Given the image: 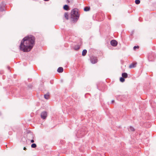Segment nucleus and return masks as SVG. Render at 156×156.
<instances>
[{
	"mask_svg": "<svg viewBox=\"0 0 156 156\" xmlns=\"http://www.w3.org/2000/svg\"><path fill=\"white\" fill-rule=\"evenodd\" d=\"M35 38L32 35H29L24 37L22 40L20 48L24 52L30 51L34 44Z\"/></svg>",
	"mask_w": 156,
	"mask_h": 156,
	"instance_id": "f257e3e1",
	"label": "nucleus"
},
{
	"mask_svg": "<svg viewBox=\"0 0 156 156\" xmlns=\"http://www.w3.org/2000/svg\"><path fill=\"white\" fill-rule=\"evenodd\" d=\"M78 9L75 8L73 9L71 12V18L74 22H76L79 17V14L78 12Z\"/></svg>",
	"mask_w": 156,
	"mask_h": 156,
	"instance_id": "f03ea898",
	"label": "nucleus"
},
{
	"mask_svg": "<svg viewBox=\"0 0 156 156\" xmlns=\"http://www.w3.org/2000/svg\"><path fill=\"white\" fill-rule=\"evenodd\" d=\"M41 118L44 119H46L47 117V112L46 111H44L42 112L41 113Z\"/></svg>",
	"mask_w": 156,
	"mask_h": 156,
	"instance_id": "7ed1b4c3",
	"label": "nucleus"
},
{
	"mask_svg": "<svg viewBox=\"0 0 156 156\" xmlns=\"http://www.w3.org/2000/svg\"><path fill=\"white\" fill-rule=\"evenodd\" d=\"M80 131H78L77 132V134H76V136L78 138H80L83 137L85 134V132H82L80 133Z\"/></svg>",
	"mask_w": 156,
	"mask_h": 156,
	"instance_id": "20e7f679",
	"label": "nucleus"
},
{
	"mask_svg": "<svg viewBox=\"0 0 156 156\" xmlns=\"http://www.w3.org/2000/svg\"><path fill=\"white\" fill-rule=\"evenodd\" d=\"M110 43L112 46L115 47L117 45L118 43L116 40H113L111 41Z\"/></svg>",
	"mask_w": 156,
	"mask_h": 156,
	"instance_id": "39448f33",
	"label": "nucleus"
},
{
	"mask_svg": "<svg viewBox=\"0 0 156 156\" xmlns=\"http://www.w3.org/2000/svg\"><path fill=\"white\" fill-rule=\"evenodd\" d=\"M90 62L94 64L97 62V59L95 57H92L90 58Z\"/></svg>",
	"mask_w": 156,
	"mask_h": 156,
	"instance_id": "423d86ee",
	"label": "nucleus"
},
{
	"mask_svg": "<svg viewBox=\"0 0 156 156\" xmlns=\"http://www.w3.org/2000/svg\"><path fill=\"white\" fill-rule=\"evenodd\" d=\"M57 72L59 73H61L63 72V69L62 67H59L57 69Z\"/></svg>",
	"mask_w": 156,
	"mask_h": 156,
	"instance_id": "0eeeda50",
	"label": "nucleus"
},
{
	"mask_svg": "<svg viewBox=\"0 0 156 156\" xmlns=\"http://www.w3.org/2000/svg\"><path fill=\"white\" fill-rule=\"evenodd\" d=\"M136 63H132L131 65H130L129 66V67L130 68H133L136 66Z\"/></svg>",
	"mask_w": 156,
	"mask_h": 156,
	"instance_id": "6e6552de",
	"label": "nucleus"
},
{
	"mask_svg": "<svg viewBox=\"0 0 156 156\" xmlns=\"http://www.w3.org/2000/svg\"><path fill=\"white\" fill-rule=\"evenodd\" d=\"M122 77L125 78H127L128 77V74L126 73H122Z\"/></svg>",
	"mask_w": 156,
	"mask_h": 156,
	"instance_id": "1a4fd4ad",
	"label": "nucleus"
},
{
	"mask_svg": "<svg viewBox=\"0 0 156 156\" xmlns=\"http://www.w3.org/2000/svg\"><path fill=\"white\" fill-rule=\"evenodd\" d=\"M63 9L66 10H68L69 9V7L67 5H65L63 6Z\"/></svg>",
	"mask_w": 156,
	"mask_h": 156,
	"instance_id": "9d476101",
	"label": "nucleus"
},
{
	"mask_svg": "<svg viewBox=\"0 0 156 156\" xmlns=\"http://www.w3.org/2000/svg\"><path fill=\"white\" fill-rule=\"evenodd\" d=\"M87 53V51L86 49H84L83 50L82 52V55L83 56L85 55Z\"/></svg>",
	"mask_w": 156,
	"mask_h": 156,
	"instance_id": "9b49d317",
	"label": "nucleus"
},
{
	"mask_svg": "<svg viewBox=\"0 0 156 156\" xmlns=\"http://www.w3.org/2000/svg\"><path fill=\"white\" fill-rule=\"evenodd\" d=\"M90 7H85L84 9V10L85 11H87L90 10Z\"/></svg>",
	"mask_w": 156,
	"mask_h": 156,
	"instance_id": "f8f14e48",
	"label": "nucleus"
},
{
	"mask_svg": "<svg viewBox=\"0 0 156 156\" xmlns=\"http://www.w3.org/2000/svg\"><path fill=\"white\" fill-rule=\"evenodd\" d=\"M49 94L48 93L44 95V98L46 99H48L49 98Z\"/></svg>",
	"mask_w": 156,
	"mask_h": 156,
	"instance_id": "ddd939ff",
	"label": "nucleus"
},
{
	"mask_svg": "<svg viewBox=\"0 0 156 156\" xmlns=\"http://www.w3.org/2000/svg\"><path fill=\"white\" fill-rule=\"evenodd\" d=\"M148 58L149 60H150L151 61H152L153 60V59L154 58V56H153L152 57V58H151V55H149L148 56Z\"/></svg>",
	"mask_w": 156,
	"mask_h": 156,
	"instance_id": "4468645a",
	"label": "nucleus"
},
{
	"mask_svg": "<svg viewBox=\"0 0 156 156\" xmlns=\"http://www.w3.org/2000/svg\"><path fill=\"white\" fill-rule=\"evenodd\" d=\"M123 77H122L120 78V81L122 82H123L125 81V79Z\"/></svg>",
	"mask_w": 156,
	"mask_h": 156,
	"instance_id": "2eb2a0df",
	"label": "nucleus"
},
{
	"mask_svg": "<svg viewBox=\"0 0 156 156\" xmlns=\"http://www.w3.org/2000/svg\"><path fill=\"white\" fill-rule=\"evenodd\" d=\"M65 17L66 18L67 20H68L69 19V16L67 13H66L65 14Z\"/></svg>",
	"mask_w": 156,
	"mask_h": 156,
	"instance_id": "dca6fc26",
	"label": "nucleus"
},
{
	"mask_svg": "<svg viewBox=\"0 0 156 156\" xmlns=\"http://www.w3.org/2000/svg\"><path fill=\"white\" fill-rule=\"evenodd\" d=\"M4 7L3 6H2L1 5H0V11H2L4 10Z\"/></svg>",
	"mask_w": 156,
	"mask_h": 156,
	"instance_id": "f3484780",
	"label": "nucleus"
},
{
	"mask_svg": "<svg viewBox=\"0 0 156 156\" xmlns=\"http://www.w3.org/2000/svg\"><path fill=\"white\" fill-rule=\"evenodd\" d=\"M36 146H37V145H36V144H34V143L32 144L31 145V147L32 148H35L36 147Z\"/></svg>",
	"mask_w": 156,
	"mask_h": 156,
	"instance_id": "a211bd4d",
	"label": "nucleus"
},
{
	"mask_svg": "<svg viewBox=\"0 0 156 156\" xmlns=\"http://www.w3.org/2000/svg\"><path fill=\"white\" fill-rule=\"evenodd\" d=\"M129 130H131L132 131H134V128L132 126H130L129 128Z\"/></svg>",
	"mask_w": 156,
	"mask_h": 156,
	"instance_id": "6ab92c4d",
	"label": "nucleus"
},
{
	"mask_svg": "<svg viewBox=\"0 0 156 156\" xmlns=\"http://www.w3.org/2000/svg\"><path fill=\"white\" fill-rule=\"evenodd\" d=\"M80 48V47L78 45H77L76 46H75L74 49L75 50H78Z\"/></svg>",
	"mask_w": 156,
	"mask_h": 156,
	"instance_id": "aec40b11",
	"label": "nucleus"
},
{
	"mask_svg": "<svg viewBox=\"0 0 156 156\" xmlns=\"http://www.w3.org/2000/svg\"><path fill=\"white\" fill-rule=\"evenodd\" d=\"M1 5L2 6L5 7V5H6L5 3L4 2H2L1 4L0 5Z\"/></svg>",
	"mask_w": 156,
	"mask_h": 156,
	"instance_id": "412c9836",
	"label": "nucleus"
},
{
	"mask_svg": "<svg viewBox=\"0 0 156 156\" xmlns=\"http://www.w3.org/2000/svg\"><path fill=\"white\" fill-rule=\"evenodd\" d=\"M29 134L30 135L32 136V138L34 139V136L32 134V133L31 132H30L29 133Z\"/></svg>",
	"mask_w": 156,
	"mask_h": 156,
	"instance_id": "4be33fe9",
	"label": "nucleus"
},
{
	"mask_svg": "<svg viewBox=\"0 0 156 156\" xmlns=\"http://www.w3.org/2000/svg\"><path fill=\"white\" fill-rule=\"evenodd\" d=\"M119 97H120V98H121L123 100V99L122 98H126V96L125 95H122V96H120Z\"/></svg>",
	"mask_w": 156,
	"mask_h": 156,
	"instance_id": "5701e85b",
	"label": "nucleus"
},
{
	"mask_svg": "<svg viewBox=\"0 0 156 156\" xmlns=\"http://www.w3.org/2000/svg\"><path fill=\"white\" fill-rule=\"evenodd\" d=\"M66 1L68 3H69L72 1L73 0H66Z\"/></svg>",
	"mask_w": 156,
	"mask_h": 156,
	"instance_id": "b1692460",
	"label": "nucleus"
},
{
	"mask_svg": "<svg viewBox=\"0 0 156 156\" xmlns=\"http://www.w3.org/2000/svg\"><path fill=\"white\" fill-rule=\"evenodd\" d=\"M140 0H137V4H140Z\"/></svg>",
	"mask_w": 156,
	"mask_h": 156,
	"instance_id": "393cba45",
	"label": "nucleus"
},
{
	"mask_svg": "<svg viewBox=\"0 0 156 156\" xmlns=\"http://www.w3.org/2000/svg\"><path fill=\"white\" fill-rule=\"evenodd\" d=\"M31 143H34V140H31L30 141Z\"/></svg>",
	"mask_w": 156,
	"mask_h": 156,
	"instance_id": "a878e982",
	"label": "nucleus"
},
{
	"mask_svg": "<svg viewBox=\"0 0 156 156\" xmlns=\"http://www.w3.org/2000/svg\"><path fill=\"white\" fill-rule=\"evenodd\" d=\"M136 46H135L133 47V49L135 50L136 49Z\"/></svg>",
	"mask_w": 156,
	"mask_h": 156,
	"instance_id": "bb28decb",
	"label": "nucleus"
},
{
	"mask_svg": "<svg viewBox=\"0 0 156 156\" xmlns=\"http://www.w3.org/2000/svg\"><path fill=\"white\" fill-rule=\"evenodd\" d=\"M114 102H115L114 100H112V101H111V103H112H112H114Z\"/></svg>",
	"mask_w": 156,
	"mask_h": 156,
	"instance_id": "cd10ccee",
	"label": "nucleus"
},
{
	"mask_svg": "<svg viewBox=\"0 0 156 156\" xmlns=\"http://www.w3.org/2000/svg\"><path fill=\"white\" fill-rule=\"evenodd\" d=\"M23 149L24 150H26V148L25 147H24V148H23Z\"/></svg>",
	"mask_w": 156,
	"mask_h": 156,
	"instance_id": "c85d7f7f",
	"label": "nucleus"
},
{
	"mask_svg": "<svg viewBox=\"0 0 156 156\" xmlns=\"http://www.w3.org/2000/svg\"><path fill=\"white\" fill-rule=\"evenodd\" d=\"M135 3L136 4V0H135Z\"/></svg>",
	"mask_w": 156,
	"mask_h": 156,
	"instance_id": "c756f323",
	"label": "nucleus"
},
{
	"mask_svg": "<svg viewBox=\"0 0 156 156\" xmlns=\"http://www.w3.org/2000/svg\"><path fill=\"white\" fill-rule=\"evenodd\" d=\"M139 48V47L137 45V49H138Z\"/></svg>",
	"mask_w": 156,
	"mask_h": 156,
	"instance_id": "7c9ffc66",
	"label": "nucleus"
},
{
	"mask_svg": "<svg viewBox=\"0 0 156 156\" xmlns=\"http://www.w3.org/2000/svg\"><path fill=\"white\" fill-rule=\"evenodd\" d=\"M44 1H49V0H44Z\"/></svg>",
	"mask_w": 156,
	"mask_h": 156,
	"instance_id": "2f4dec72",
	"label": "nucleus"
}]
</instances>
